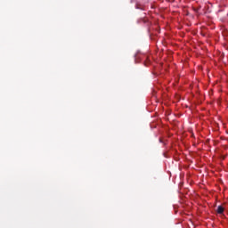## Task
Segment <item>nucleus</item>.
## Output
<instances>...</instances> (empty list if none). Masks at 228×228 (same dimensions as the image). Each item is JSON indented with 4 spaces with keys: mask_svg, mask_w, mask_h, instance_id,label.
Instances as JSON below:
<instances>
[{
    "mask_svg": "<svg viewBox=\"0 0 228 228\" xmlns=\"http://www.w3.org/2000/svg\"><path fill=\"white\" fill-rule=\"evenodd\" d=\"M224 207H222V206L217 207L216 213H218V215H222L224 213Z\"/></svg>",
    "mask_w": 228,
    "mask_h": 228,
    "instance_id": "obj_1",
    "label": "nucleus"
}]
</instances>
